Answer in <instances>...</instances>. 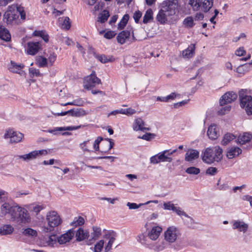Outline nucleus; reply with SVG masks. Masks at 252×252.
Masks as SVG:
<instances>
[{
	"label": "nucleus",
	"mask_w": 252,
	"mask_h": 252,
	"mask_svg": "<svg viewBox=\"0 0 252 252\" xmlns=\"http://www.w3.org/2000/svg\"><path fill=\"white\" fill-rule=\"evenodd\" d=\"M6 215H10L19 224L26 223L31 220L30 216L26 209L9 202H4L0 207V216L2 217Z\"/></svg>",
	"instance_id": "f257e3e1"
},
{
	"label": "nucleus",
	"mask_w": 252,
	"mask_h": 252,
	"mask_svg": "<svg viewBox=\"0 0 252 252\" xmlns=\"http://www.w3.org/2000/svg\"><path fill=\"white\" fill-rule=\"evenodd\" d=\"M19 15L22 20L26 18L24 8L18 4H13L8 6V10L3 15V22L7 25L16 24Z\"/></svg>",
	"instance_id": "f03ea898"
},
{
	"label": "nucleus",
	"mask_w": 252,
	"mask_h": 252,
	"mask_svg": "<svg viewBox=\"0 0 252 252\" xmlns=\"http://www.w3.org/2000/svg\"><path fill=\"white\" fill-rule=\"evenodd\" d=\"M222 149L220 146L207 148L202 152L201 158L203 162L212 164L216 161L219 162L222 159Z\"/></svg>",
	"instance_id": "7ed1b4c3"
},
{
	"label": "nucleus",
	"mask_w": 252,
	"mask_h": 252,
	"mask_svg": "<svg viewBox=\"0 0 252 252\" xmlns=\"http://www.w3.org/2000/svg\"><path fill=\"white\" fill-rule=\"evenodd\" d=\"M247 89H241L238 92L240 107L245 110L248 116L252 115V96L249 95Z\"/></svg>",
	"instance_id": "20e7f679"
},
{
	"label": "nucleus",
	"mask_w": 252,
	"mask_h": 252,
	"mask_svg": "<svg viewBox=\"0 0 252 252\" xmlns=\"http://www.w3.org/2000/svg\"><path fill=\"white\" fill-rule=\"evenodd\" d=\"M48 226L44 227L43 230L45 232H49L54 230L55 227L58 226L62 222L60 216L56 211H52L47 215Z\"/></svg>",
	"instance_id": "39448f33"
},
{
	"label": "nucleus",
	"mask_w": 252,
	"mask_h": 252,
	"mask_svg": "<svg viewBox=\"0 0 252 252\" xmlns=\"http://www.w3.org/2000/svg\"><path fill=\"white\" fill-rule=\"evenodd\" d=\"M179 3L178 0H167L161 4L163 10L167 13L168 16L174 15L178 12Z\"/></svg>",
	"instance_id": "423d86ee"
},
{
	"label": "nucleus",
	"mask_w": 252,
	"mask_h": 252,
	"mask_svg": "<svg viewBox=\"0 0 252 252\" xmlns=\"http://www.w3.org/2000/svg\"><path fill=\"white\" fill-rule=\"evenodd\" d=\"M101 80L98 78L93 71L88 76L84 81V87L87 90H91L95 86V84H101Z\"/></svg>",
	"instance_id": "0eeeda50"
},
{
	"label": "nucleus",
	"mask_w": 252,
	"mask_h": 252,
	"mask_svg": "<svg viewBox=\"0 0 252 252\" xmlns=\"http://www.w3.org/2000/svg\"><path fill=\"white\" fill-rule=\"evenodd\" d=\"M238 94L233 91L227 92L221 96L220 99V105L223 106L231 103L236 100Z\"/></svg>",
	"instance_id": "6e6552de"
},
{
	"label": "nucleus",
	"mask_w": 252,
	"mask_h": 252,
	"mask_svg": "<svg viewBox=\"0 0 252 252\" xmlns=\"http://www.w3.org/2000/svg\"><path fill=\"white\" fill-rule=\"evenodd\" d=\"M27 53L28 55L34 56L40 50H42L41 41H30L27 43Z\"/></svg>",
	"instance_id": "1a4fd4ad"
},
{
	"label": "nucleus",
	"mask_w": 252,
	"mask_h": 252,
	"mask_svg": "<svg viewBox=\"0 0 252 252\" xmlns=\"http://www.w3.org/2000/svg\"><path fill=\"white\" fill-rule=\"evenodd\" d=\"M179 234L180 233L178 228L175 226H171L164 232V238L168 242L173 243L176 241Z\"/></svg>",
	"instance_id": "9d476101"
},
{
	"label": "nucleus",
	"mask_w": 252,
	"mask_h": 252,
	"mask_svg": "<svg viewBox=\"0 0 252 252\" xmlns=\"http://www.w3.org/2000/svg\"><path fill=\"white\" fill-rule=\"evenodd\" d=\"M24 137V134L20 132L7 130L4 134L5 138H10L11 143L20 142Z\"/></svg>",
	"instance_id": "9b49d317"
},
{
	"label": "nucleus",
	"mask_w": 252,
	"mask_h": 252,
	"mask_svg": "<svg viewBox=\"0 0 252 252\" xmlns=\"http://www.w3.org/2000/svg\"><path fill=\"white\" fill-rule=\"evenodd\" d=\"M75 231L73 228L68 230L66 233L57 237V242L61 245L69 242L75 235Z\"/></svg>",
	"instance_id": "f8f14e48"
},
{
	"label": "nucleus",
	"mask_w": 252,
	"mask_h": 252,
	"mask_svg": "<svg viewBox=\"0 0 252 252\" xmlns=\"http://www.w3.org/2000/svg\"><path fill=\"white\" fill-rule=\"evenodd\" d=\"M134 36H131V32H119L117 39L118 43L123 44L125 43L128 44L134 41Z\"/></svg>",
	"instance_id": "ddd939ff"
},
{
	"label": "nucleus",
	"mask_w": 252,
	"mask_h": 252,
	"mask_svg": "<svg viewBox=\"0 0 252 252\" xmlns=\"http://www.w3.org/2000/svg\"><path fill=\"white\" fill-rule=\"evenodd\" d=\"M177 150V149H175L171 151L170 150H166L159 153L158 154V159L160 160V162H171L172 161V158L169 156L175 153Z\"/></svg>",
	"instance_id": "4468645a"
},
{
	"label": "nucleus",
	"mask_w": 252,
	"mask_h": 252,
	"mask_svg": "<svg viewBox=\"0 0 252 252\" xmlns=\"http://www.w3.org/2000/svg\"><path fill=\"white\" fill-rule=\"evenodd\" d=\"M252 139V134L250 132H245L243 134H240L236 140L237 143L240 145H244L249 143Z\"/></svg>",
	"instance_id": "2eb2a0df"
},
{
	"label": "nucleus",
	"mask_w": 252,
	"mask_h": 252,
	"mask_svg": "<svg viewBox=\"0 0 252 252\" xmlns=\"http://www.w3.org/2000/svg\"><path fill=\"white\" fill-rule=\"evenodd\" d=\"M85 125H79L77 126H64V127H54L53 129H50L48 130V132L51 133L56 134L55 132L58 131H65V130H77L80 128H82L85 127Z\"/></svg>",
	"instance_id": "dca6fc26"
},
{
	"label": "nucleus",
	"mask_w": 252,
	"mask_h": 252,
	"mask_svg": "<svg viewBox=\"0 0 252 252\" xmlns=\"http://www.w3.org/2000/svg\"><path fill=\"white\" fill-rule=\"evenodd\" d=\"M207 135L209 138L212 140H215L218 138L220 134L216 125H211L209 126L207 130Z\"/></svg>",
	"instance_id": "f3484780"
},
{
	"label": "nucleus",
	"mask_w": 252,
	"mask_h": 252,
	"mask_svg": "<svg viewBox=\"0 0 252 252\" xmlns=\"http://www.w3.org/2000/svg\"><path fill=\"white\" fill-rule=\"evenodd\" d=\"M242 150L238 147H232L227 150L226 156L229 159L238 157L242 153Z\"/></svg>",
	"instance_id": "a211bd4d"
},
{
	"label": "nucleus",
	"mask_w": 252,
	"mask_h": 252,
	"mask_svg": "<svg viewBox=\"0 0 252 252\" xmlns=\"http://www.w3.org/2000/svg\"><path fill=\"white\" fill-rule=\"evenodd\" d=\"M75 234L76 241L77 242H81L85 240L87 238L90 236L89 233L87 231H85L81 227H79Z\"/></svg>",
	"instance_id": "6ab92c4d"
},
{
	"label": "nucleus",
	"mask_w": 252,
	"mask_h": 252,
	"mask_svg": "<svg viewBox=\"0 0 252 252\" xmlns=\"http://www.w3.org/2000/svg\"><path fill=\"white\" fill-rule=\"evenodd\" d=\"M199 152L194 149H190L185 155V159L187 161H191L199 158Z\"/></svg>",
	"instance_id": "aec40b11"
},
{
	"label": "nucleus",
	"mask_w": 252,
	"mask_h": 252,
	"mask_svg": "<svg viewBox=\"0 0 252 252\" xmlns=\"http://www.w3.org/2000/svg\"><path fill=\"white\" fill-rule=\"evenodd\" d=\"M214 0H201V11L204 13L209 12L213 5Z\"/></svg>",
	"instance_id": "412c9836"
},
{
	"label": "nucleus",
	"mask_w": 252,
	"mask_h": 252,
	"mask_svg": "<svg viewBox=\"0 0 252 252\" xmlns=\"http://www.w3.org/2000/svg\"><path fill=\"white\" fill-rule=\"evenodd\" d=\"M248 224L245 223L244 221H240L239 220L235 221L233 224V229H237L239 231L245 233L248 229Z\"/></svg>",
	"instance_id": "4be33fe9"
},
{
	"label": "nucleus",
	"mask_w": 252,
	"mask_h": 252,
	"mask_svg": "<svg viewBox=\"0 0 252 252\" xmlns=\"http://www.w3.org/2000/svg\"><path fill=\"white\" fill-rule=\"evenodd\" d=\"M161 228L159 226H155L148 233V236L152 240H157L159 237L161 231Z\"/></svg>",
	"instance_id": "5701e85b"
},
{
	"label": "nucleus",
	"mask_w": 252,
	"mask_h": 252,
	"mask_svg": "<svg viewBox=\"0 0 252 252\" xmlns=\"http://www.w3.org/2000/svg\"><path fill=\"white\" fill-rule=\"evenodd\" d=\"M87 114L86 111L82 108H73L69 110V115L72 117H80Z\"/></svg>",
	"instance_id": "b1692460"
},
{
	"label": "nucleus",
	"mask_w": 252,
	"mask_h": 252,
	"mask_svg": "<svg viewBox=\"0 0 252 252\" xmlns=\"http://www.w3.org/2000/svg\"><path fill=\"white\" fill-rule=\"evenodd\" d=\"M11 66L9 69L11 72L15 73H20V70L25 67V65L23 63L17 64L15 62L11 61L10 62Z\"/></svg>",
	"instance_id": "393cba45"
},
{
	"label": "nucleus",
	"mask_w": 252,
	"mask_h": 252,
	"mask_svg": "<svg viewBox=\"0 0 252 252\" xmlns=\"http://www.w3.org/2000/svg\"><path fill=\"white\" fill-rule=\"evenodd\" d=\"M167 13L163 10V8H161L157 15L156 19L160 24H164L167 21Z\"/></svg>",
	"instance_id": "a878e982"
},
{
	"label": "nucleus",
	"mask_w": 252,
	"mask_h": 252,
	"mask_svg": "<svg viewBox=\"0 0 252 252\" xmlns=\"http://www.w3.org/2000/svg\"><path fill=\"white\" fill-rule=\"evenodd\" d=\"M13 228L10 224H5L0 227V235H5L11 234L13 231Z\"/></svg>",
	"instance_id": "bb28decb"
},
{
	"label": "nucleus",
	"mask_w": 252,
	"mask_h": 252,
	"mask_svg": "<svg viewBox=\"0 0 252 252\" xmlns=\"http://www.w3.org/2000/svg\"><path fill=\"white\" fill-rule=\"evenodd\" d=\"M109 235H112V236L109 238L108 243L105 247V252H111L110 250L111 249L112 244L114 242L117 236L116 233L114 231H112Z\"/></svg>",
	"instance_id": "cd10ccee"
},
{
	"label": "nucleus",
	"mask_w": 252,
	"mask_h": 252,
	"mask_svg": "<svg viewBox=\"0 0 252 252\" xmlns=\"http://www.w3.org/2000/svg\"><path fill=\"white\" fill-rule=\"evenodd\" d=\"M195 49V44H191L187 49L183 52V56L187 58L192 57V55L194 54Z\"/></svg>",
	"instance_id": "c85d7f7f"
},
{
	"label": "nucleus",
	"mask_w": 252,
	"mask_h": 252,
	"mask_svg": "<svg viewBox=\"0 0 252 252\" xmlns=\"http://www.w3.org/2000/svg\"><path fill=\"white\" fill-rule=\"evenodd\" d=\"M129 19V15L128 14H125L118 25V29L119 30H124L125 27Z\"/></svg>",
	"instance_id": "c756f323"
},
{
	"label": "nucleus",
	"mask_w": 252,
	"mask_h": 252,
	"mask_svg": "<svg viewBox=\"0 0 252 252\" xmlns=\"http://www.w3.org/2000/svg\"><path fill=\"white\" fill-rule=\"evenodd\" d=\"M37 158V154L35 151H33L27 154L19 156V158H23L25 161H29L35 159Z\"/></svg>",
	"instance_id": "7c9ffc66"
},
{
	"label": "nucleus",
	"mask_w": 252,
	"mask_h": 252,
	"mask_svg": "<svg viewBox=\"0 0 252 252\" xmlns=\"http://www.w3.org/2000/svg\"><path fill=\"white\" fill-rule=\"evenodd\" d=\"M236 136L230 133H227L225 134L222 140L221 143L222 145H226L232 140L235 139Z\"/></svg>",
	"instance_id": "2f4dec72"
},
{
	"label": "nucleus",
	"mask_w": 252,
	"mask_h": 252,
	"mask_svg": "<svg viewBox=\"0 0 252 252\" xmlns=\"http://www.w3.org/2000/svg\"><path fill=\"white\" fill-rule=\"evenodd\" d=\"M145 125V122L141 118H138L136 119L133 124V129L134 131L140 130L139 128H142L143 126Z\"/></svg>",
	"instance_id": "473e14b6"
},
{
	"label": "nucleus",
	"mask_w": 252,
	"mask_h": 252,
	"mask_svg": "<svg viewBox=\"0 0 252 252\" xmlns=\"http://www.w3.org/2000/svg\"><path fill=\"white\" fill-rule=\"evenodd\" d=\"M36 64L39 67H44L47 66L48 64V60L42 56H38L36 59Z\"/></svg>",
	"instance_id": "72a5a7b5"
},
{
	"label": "nucleus",
	"mask_w": 252,
	"mask_h": 252,
	"mask_svg": "<svg viewBox=\"0 0 252 252\" xmlns=\"http://www.w3.org/2000/svg\"><path fill=\"white\" fill-rule=\"evenodd\" d=\"M189 4L193 11H197L201 10V0H189Z\"/></svg>",
	"instance_id": "f704fd0d"
},
{
	"label": "nucleus",
	"mask_w": 252,
	"mask_h": 252,
	"mask_svg": "<svg viewBox=\"0 0 252 252\" xmlns=\"http://www.w3.org/2000/svg\"><path fill=\"white\" fill-rule=\"evenodd\" d=\"M132 36H134V41H142L147 38L148 37V33L147 32H131Z\"/></svg>",
	"instance_id": "c9c22d12"
},
{
	"label": "nucleus",
	"mask_w": 252,
	"mask_h": 252,
	"mask_svg": "<svg viewBox=\"0 0 252 252\" xmlns=\"http://www.w3.org/2000/svg\"><path fill=\"white\" fill-rule=\"evenodd\" d=\"M153 12L152 10L151 9H148L143 17V23L144 24H147L150 20H152L153 19Z\"/></svg>",
	"instance_id": "e433bc0d"
},
{
	"label": "nucleus",
	"mask_w": 252,
	"mask_h": 252,
	"mask_svg": "<svg viewBox=\"0 0 252 252\" xmlns=\"http://www.w3.org/2000/svg\"><path fill=\"white\" fill-rule=\"evenodd\" d=\"M94 57L97 60H98L99 62H100L101 63H107L108 62H112V60H111V58H109L108 59V58H107V56L104 54L99 55V54H97L96 56H95Z\"/></svg>",
	"instance_id": "4c0bfd02"
},
{
	"label": "nucleus",
	"mask_w": 252,
	"mask_h": 252,
	"mask_svg": "<svg viewBox=\"0 0 252 252\" xmlns=\"http://www.w3.org/2000/svg\"><path fill=\"white\" fill-rule=\"evenodd\" d=\"M85 220L83 217L79 216L77 219L75 218L73 222L71 223V225L74 227L82 226L84 224Z\"/></svg>",
	"instance_id": "58836bf2"
},
{
	"label": "nucleus",
	"mask_w": 252,
	"mask_h": 252,
	"mask_svg": "<svg viewBox=\"0 0 252 252\" xmlns=\"http://www.w3.org/2000/svg\"><path fill=\"white\" fill-rule=\"evenodd\" d=\"M173 211L176 212L177 215L180 216H184L187 218H189L190 219L191 223H194V221L193 220V219L190 217L188 214H187L185 212L181 210L180 207H176V209L173 210Z\"/></svg>",
	"instance_id": "ea45409f"
},
{
	"label": "nucleus",
	"mask_w": 252,
	"mask_h": 252,
	"mask_svg": "<svg viewBox=\"0 0 252 252\" xmlns=\"http://www.w3.org/2000/svg\"><path fill=\"white\" fill-rule=\"evenodd\" d=\"M109 17V12L107 10H104L99 16V21L101 23L105 22Z\"/></svg>",
	"instance_id": "a19ab883"
},
{
	"label": "nucleus",
	"mask_w": 252,
	"mask_h": 252,
	"mask_svg": "<svg viewBox=\"0 0 252 252\" xmlns=\"http://www.w3.org/2000/svg\"><path fill=\"white\" fill-rule=\"evenodd\" d=\"M156 135L155 133L146 132L142 136H138V138L142 139L147 141H150L152 139H154L156 137Z\"/></svg>",
	"instance_id": "79ce46f5"
},
{
	"label": "nucleus",
	"mask_w": 252,
	"mask_h": 252,
	"mask_svg": "<svg viewBox=\"0 0 252 252\" xmlns=\"http://www.w3.org/2000/svg\"><path fill=\"white\" fill-rule=\"evenodd\" d=\"M186 172L190 175H197L200 172V169L194 166H191L186 169Z\"/></svg>",
	"instance_id": "37998d69"
},
{
	"label": "nucleus",
	"mask_w": 252,
	"mask_h": 252,
	"mask_svg": "<svg viewBox=\"0 0 252 252\" xmlns=\"http://www.w3.org/2000/svg\"><path fill=\"white\" fill-rule=\"evenodd\" d=\"M23 233L26 236H31L32 237L36 236L37 235L36 231L31 228L25 229Z\"/></svg>",
	"instance_id": "c03bdc74"
},
{
	"label": "nucleus",
	"mask_w": 252,
	"mask_h": 252,
	"mask_svg": "<svg viewBox=\"0 0 252 252\" xmlns=\"http://www.w3.org/2000/svg\"><path fill=\"white\" fill-rule=\"evenodd\" d=\"M184 25L188 27L191 28L194 25L193 19L192 17L189 16L186 18L183 21Z\"/></svg>",
	"instance_id": "a18cd8bd"
},
{
	"label": "nucleus",
	"mask_w": 252,
	"mask_h": 252,
	"mask_svg": "<svg viewBox=\"0 0 252 252\" xmlns=\"http://www.w3.org/2000/svg\"><path fill=\"white\" fill-rule=\"evenodd\" d=\"M71 27V22L70 19L68 17H65L63 23L62 24V28L63 30H68Z\"/></svg>",
	"instance_id": "49530a36"
},
{
	"label": "nucleus",
	"mask_w": 252,
	"mask_h": 252,
	"mask_svg": "<svg viewBox=\"0 0 252 252\" xmlns=\"http://www.w3.org/2000/svg\"><path fill=\"white\" fill-rule=\"evenodd\" d=\"M11 38L10 32H0V39L8 42L11 40Z\"/></svg>",
	"instance_id": "de8ad7c7"
},
{
	"label": "nucleus",
	"mask_w": 252,
	"mask_h": 252,
	"mask_svg": "<svg viewBox=\"0 0 252 252\" xmlns=\"http://www.w3.org/2000/svg\"><path fill=\"white\" fill-rule=\"evenodd\" d=\"M45 32H33L32 35L33 36H40L46 42L49 41V35L47 34H45Z\"/></svg>",
	"instance_id": "09e8293b"
},
{
	"label": "nucleus",
	"mask_w": 252,
	"mask_h": 252,
	"mask_svg": "<svg viewBox=\"0 0 252 252\" xmlns=\"http://www.w3.org/2000/svg\"><path fill=\"white\" fill-rule=\"evenodd\" d=\"M103 245L104 240H101L96 243L94 247V252H100L103 248Z\"/></svg>",
	"instance_id": "8fccbe9b"
},
{
	"label": "nucleus",
	"mask_w": 252,
	"mask_h": 252,
	"mask_svg": "<svg viewBox=\"0 0 252 252\" xmlns=\"http://www.w3.org/2000/svg\"><path fill=\"white\" fill-rule=\"evenodd\" d=\"M29 70L30 76L32 78L34 76L37 77L40 76L39 69L34 67H31L29 68Z\"/></svg>",
	"instance_id": "3c124183"
},
{
	"label": "nucleus",
	"mask_w": 252,
	"mask_h": 252,
	"mask_svg": "<svg viewBox=\"0 0 252 252\" xmlns=\"http://www.w3.org/2000/svg\"><path fill=\"white\" fill-rule=\"evenodd\" d=\"M122 114L127 115H131L136 113V110L131 108H128L126 109H121Z\"/></svg>",
	"instance_id": "603ef678"
},
{
	"label": "nucleus",
	"mask_w": 252,
	"mask_h": 252,
	"mask_svg": "<svg viewBox=\"0 0 252 252\" xmlns=\"http://www.w3.org/2000/svg\"><path fill=\"white\" fill-rule=\"evenodd\" d=\"M231 107L230 105H227L225 107H222L218 112V113L220 115H223L226 113H227L230 111Z\"/></svg>",
	"instance_id": "864d4df0"
},
{
	"label": "nucleus",
	"mask_w": 252,
	"mask_h": 252,
	"mask_svg": "<svg viewBox=\"0 0 252 252\" xmlns=\"http://www.w3.org/2000/svg\"><path fill=\"white\" fill-rule=\"evenodd\" d=\"M103 140V137L101 136H98L97 137V138L95 139V140L94 142V148L95 151H99V143L101 142V141Z\"/></svg>",
	"instance_id": "5fc2aeb1"
},
{
	"label": "nucleus",
	"mask_w": 252,
	"mask_h": 252,
	"mask_svg": "<svg viewBox=\"0 0 252 252\" xmlns=\"http://www.w3.org/2000/svg\"><path fill=\"white\" fill-rule=\"evenodd\" d=\"M163 208L165 210L173 211L176 209V207L171 202H167L163 203Z\"/></svg>",
	"instance_id": "6e6d98bb"
},
{
	"label": "nucleus",
	"mask_w": 252,
	"mask_h": 252,
	"mask_svg": "<svg viewBox=\"0 0 252 252\" xmlns=\"http://www.w3.org/2000/svg\"><path fill=\"white\" fill-rule=\"evenodd\" d=\"M7 192L2 189H0V202H5L7 199Z\"/></svg>",
	"instance_id": "4d7b16f0"
},
{
	"label": "nucleus",
	"mask_w": 252,
	"mask_h": 252,
	"mask_svg": "<svg viewBox=\"0 0 252 252\" xmlns=\"http://www.w3.org/2000/svg\"><path fill=\"white\" fill-rule=\"evenodd\" d=\"M218 172V169L216 167H209L206 170V174L213 176L215 175Z\"/></svg>",
	"instance_id": "13d9d810"
},
{
	"label": "nucleus",
	"mask_w": 252,
	"mask_h": 252,
	"mask_svg": "<svg viewBox=\"0 0 252 252\" xmlns=\"http://www.w3.org/2000/svg\"><path fill=\"white\" fill-rule=\"evenodd\" d=\"M57 59V55L54 52H50L49 56L48 57V61L51 64V65H53V63L55 62Z\"/></svg>",
	"instance_id": "bf43d9fd"
},
{
	"label": "nucleus",
	"mask_w": 252,
	"mask_h": 252,
	"mask_svg": "<svg viewBox=\"0 0 252 252\" xmlns=\"http://www.w3.org/2000/svg\"><path fill=\"white\" fill-rule=\"evenodd\" d=\"M57 242V237L55 235H51L49 237L48 241V245L50 246L53 247L54 245Z\"/></svg>",
	"instance_id": "052dcab7"
},
{
	"label": "nucleus",
	"mask_w": 252,
	"mask_h": 252,
	"mask_svg": "<svg viewBox=\"0 0 252 252\" xmlns=\"http://www.w3.org/2000/svg\"><path fill=\"white\" fill-rule=\"evenodd\" d=\"M144 204L140 203L139 204H137L135 203H131L128 202L126 204L127 206L128 207L129 209H136L139 208L141 206L144 205Z\"/></svg>",
	"instance_id": "680f3d73"
},
{
	"label": "nucleus",
	"mask_w": 252,
	"mask_h": 252,
	"mask_svg": "<svg viewBox=\"0 0 252 252\" xmlns=\"http://www.w3.org/2000/svg\"><path fill=\"white\" fill-rule=\"evenodd\" d=\"M142 12L139 10L136 11L133 14V18L136 23H138L140 19L142 16Z\"/></svg>",
	"instance_id": "e2e57ef3"
},
{
	"label": "nucleus",
	"mask_w": 252,
	"mask_h": 252,
	"mask_svg": "<svg viewBox=\"0 0 252 252\" xmlns=\"http://www.w3.org/2000/svg\"><path fill=\"white\" fill-rule=\"evenodd\" d=\"M100 34L104 33V37L108 39H112L117 34V32H99Z\"/></svg>",
	"instance_id": "0e129e2a"
},
{
	"label": "nucleus",
	"mask_w": 252,
	"mask_h": 252,
	"mask_svg": "<svg viewBox=\"0 0 252 252\" xmlns=\"http://www.w3.org/2000/svg\"><path fill=\"white\" fill-rule=\"evenodd\" d=\"M246 53V51L244 49L243 47H239L238 49H237L235 51V55L237 56H243Z\"/></svg>",
	"instance_id": "69168bd1"
},
{
	"label": "nucleus",
	"mask_w": 252,
	"mask_h": 252,
	"mask_svg": "<svg viewBox=\"0 0 252 252\" xmlns=\"http://www.w3.org/2000/svg\"><path fill=\"white\" fill-rule=\"evenodd\" d=\"M105 140L108 141L109 142V148L107 151H101V153L104 152V153H108V151L113 148L115 144L113 141V140H112V139L107 138H106Z\"/></svg>",
	"instance_id": "338daca9"
},
{
	"label": "nucleus",
	"mask_w": 252,
	"mask_h": 252,
	"mask_svg": "<svg viewBox=\"0 0 252 252\" xmlns=\"http://www.w3.org/2000/svg\"><path fill=\"white\" fill-rule=\"evenodd\" d=\"M189 101V99H187V100H183L182 101H180V102H179L177 103H175L174 104V107L175 108H178L180 106H183L185 104H187Z\"/></svg>",
	"instance_id": "774afa93"
}]
</instances>
